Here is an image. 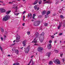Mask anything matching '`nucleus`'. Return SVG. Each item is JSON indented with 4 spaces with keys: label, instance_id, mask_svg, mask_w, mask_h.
I'll use <instances>...</instances> for the list:
<instances>
[{
    "label": "nucleus",
    "instance_id": "nucleus-1",
    "mask_svg": "<svg viewBox=\"0 0 65 65\" xmlns=\"http://www.w3.org/2000/svg\"><path fill=\"white\" fill-rule=\"evenodd\" d=\"M41 23V22L39 20H37L35 21L33 23V26L36 27L38 26Z\"/></svg>",
    "mask_w": 65,
    "mask_h": 65
},
{
    "label": "nucleus",
    "instance_id": "nucleus-2",
    "mask_svg": "<svg viewBox=\"0 0 65 65\" xmlns=\"http://www.w3.org/2000/svg\"><path fill=\"white\" fill-rule=\"evenodd\" d=\"M10 18V16L8 14H7L4 16V17L3 19V21H8L9 19Z\"/></svg>",
    "mask_w": 65,
    "mask_h": 65
},
{
    "label": "nucleus",
    "instance_id": "nucleus-3",
    "mask_svg": "<svg viewBox=\"0 0 65 65\" xmlns=\"http://www.w3.org/2000/svg\"><path fill=\"white\" fill-rule=\"evenodd\" d=\"M63 24V27L65 26V21H63L62 22H61L60 23L59 25V26H58V29H60V27H61V25H62V24Z\"/></svg>",
    "mask_w": 65,
    "mask_h": 65
},
{
    "label": "nucleus",
    "instance_id": "nucleus-4",
    "mask_svg": "<svg viewBox=\"0 0 65 65\" xmlns=\"http://www.w3.org/2000/svg\"><path fill=\"white\" fill-rule=\"evenodd\" d=\"M30 48V45H29L27 48H25L24 52L26 54H28L29 52V48Z\"/></svg>",
    "mask_w": 65,
    "mask_h": 65
},
{
    "label": "nucleus",
    "instance_id": "nucleus-5",
    "mask_svg": "<svg viewBox=\"0 0 65 65\" xmlns=\"http://www.w3.org/2000/svg\"><path fill=\"white\" fill-rule=\"evenodd\" d=\"M37 50L39 52H41L42 51H43V48L39 46L38 47Z\"/></svg>",
    "mask_w": 65,
    "mask_h": 65
},
{
    "label": "nucleus",
    "instance_id": "nucleus-6",
    "mask_svg": "<svg viewBox=\"0 0 65 65\" xmlns=\"http://www.w3.org/2000/svg\"><path fill=\"white\" fill-rule=\"evenodd\" d=\"M54 63H56L57 64H60V61L58 59H56L54 61Z\"/></svg>",
    "mask_w": 65,
    "mask_h": 65
},
{
    "label": "nucleus",
    "instance_id": "nucleus-7",
    "mask_svg": "<svg viewBox=\"0 0 65 65\" xmlns=\"http://www.w3.org/2000/svg\"><path fill=\"white\" fill-rule=\"evenodd\" d=\"M16 36H17V37L16 38V42H19V39H20V36L18 35V34H17V35H16Z\"/></svg>",
    "mask_w": 65,
    "mask_h": 65
},
{
    "label": "nucleus",
    "instance_id": "nucleus-8",
    "mask_svg": "<svg viewBox=\"0 0 65 65\" xmlns=\"http://www.w3.org/2000/svg\"><path fill=\"white\" fill-rule=\"evenodd\" d=\"M0 11L1 12L3 13L4 12H5V11H6V10L3 8H1V9H0Z\"/></svg>",
    "mask_w": 65,
    "mask_h": 65
},
{
    "label": "nucleus",
    "instance_id": "nucleus-9",
    "mask_svg": "<svg viewBox=\"0 0 65 65\" xmlns=\"http://www.w3.org/2000/svg\"><path fill=\"white\" fill-rule=\"evenodd\" d=\"M44 32H42V34L40 35H39V36L40 37H42V40H43V37H44Z\"/></svg>",
    "mask_w": 65,
    "mask_h": 65
},
{
    "label": "nucleus",
    "instance_id": "nucleus-10",
    "mask_svg": "<svg viewBox=\"0 0 65 65\" xmlns=\"http://www.w3.org/2000/svg\"><path fill=\"white\" fill-rule=\"evenodd\" d=\"M52 47V44H48L47 45V47L48 50L51 49V47Z\"/></svg>",
    "mask_w": 65,
    "mask_h": 65
},
{
    "label": "nucleus",
    "instance_id": "nucleus-11",
    "mask_svg": "<svg viewBox=\"0 0 65 65\" xmlns=\"http://www.w3.org/2000/svg\"><path fill=\"white\" fill-rule=\"evenodd\" d=\"M51 13V12L50 11H47V13H46V15H45V18H47L48 17V16L47 15Z\"/></svg>",
    "mask_w": 65,
    "mask_h": 65
},
{
    "label": "nucleus",
    "instance_id": "nucleus-12",
    "mask_svg": "<svg viewBox=\"0 0 65 65\" xmlns=\"http://www.w3.org/2000/svg\"><path fill=\"white\" fill-rule=\"evenodd\" d=\"M42 37H40V36H39V40L40 41V42H42L43 41V40H44V38L43 37V39L42 40Z\"/></svg>",
    "mask_w": 65,
    "mask_h": 65
},
{
    "label": "nucleus",
    "instance_id": "nucleus-13",
    "mask_svg": "<svg viewBox=\"0 0 65 65\" xmlns=\"http://www.w3.org/2000/svg\"><path fill=\"white\" fill-rule=\"evenodd\" d=\"M28 16H27L28 18H30V19H31V18H32V14L31 13H29L28 14Z\"/></svg>",
    "mask_w": 65,
    "mask_h": 65
},
{
    "label": "nucleus",
    "instance_id": "nucleus-14",
    "mask_svg": "<svg viewBox=\"0 0 65 65\" xmlns=\"http://www.w3.org/2000/svg\"><path fill=\"white\" fill-rule=\"evenodd\" d=\"M4 64L5 65H8V61L7 60H5L4 61Z\"/></svg>",
    "mask_w": 65,
    "mask_h": 65
},
{
    "label": "nucleus",
    "instance_id": "nucleus-15",
    "mask_svg": "<svg viewBox=\"0 0 65 65\" xmlns=\"http://www.w3.org/2000/svg\"><path fill=\"white\" fill-rule=\"evenodd\" d=\"M51 53L50 52H48L46 54V56H48V57H49L51 55Z\"/></svg>",
    "mask_w": 65,
    "mask_h": 65
},
{
    "label": "nucleus",
    "instance_id": "nucleus-16",
    "mask_svg": "<svg viewBox=\"0 0 65 65\" xmlns=\"http://www.w3.org/2000/svg\"><path fill=\"white\" fill-rule=\"evenodd\" d=\"M23 46H25L26 44H25L26 43V41H24L23 42Z\"/></svg>",
    "mask_w": 65,
    "mask_h": 65
},
{
    "label": "nucleus",
    "instance_id": "nucleus-17",
    "mask_svg": "<svg viewBox=\"0 0 65 65\" xmlns=\"http://www.w3.org/2000/svg\"><path fill=\"white\" fill-rule=\"evenodd\" d=\"M13 8H14V9H16V10L15 11V12H18V11H17V9H18V7H17V6L16 7H13Z\"/></svg>",
    "mask_w": 65,
    "mask_h": 65
},
{
    "label": "nucleus",
    "instance_id": "nucleus-18",
    "mask_svg": "<svg viewBox=\"0 0 65 65\" xmlns=\"http://www.w3.org/2000/svg\"><path fill=\"white\" fill-rule=\"evenodd\" d=\"M15 53L16 54H19V51L18 50H15Z\"/></svg>",
    "mask_w": 65,
    "mask_h": 65
},
{
    "label": "nucleus",
    "instance_id": "nucleus-19",
    "mask_svg": "<svg viewBox=\"0 0 65 65\" xmlns=\"http://www.w3.org/2000/svg\"><path fill=\"white\" fill-rule=\"evenodd\" d=\"M38 0H36L33 4L34 5L38 3Z\"/></svg>",
    "mask_w": 65,
    "mask_h": 65
},
{
    "label": "nucleus",
    "instance_id": "nucleus-20",
    "mask_svg": "<svg viewBox=\"0 0 65 65\" xmlns=\"http://www.w3.org/2000/svg\"><path fill=\"white\" fill-rule=\"evenodd\" d=\"M46 11L45 10L43 11L42 13V14L43 15H44V14H45V13H46Z\"/></svg>",
    "mask_w": 65,
    "mask_h": 65
},
{
    "label": "nucleus",
    "instance_id": "nucleus-21",
    "mask_svg": "<svg viewBox=\"0 0 65 65\" xmlns=\"http://www.w3.org/2000/svg\"><path fill=\"white\" fill-rule=\"evenodd\" d=\"M35 36L36 37H37L38 36V33L37 32L35 33Z\"/></svg>",
    "mask_w": 65,
    "mask_h": 65
},
{
    "label": "nucleus",
    "instance_id": "nucleus-22",
    "mask_svg": "<svg viewBox=\"0 0 65 65\" xmlns=\"http://www.w3.org/2000/svg\"><path fill=\"white\" fill-rule=\"evenodd\" d=\"M11 12V11H7L6 12V14H9V13Z\"/></svg>",
    "mask_w": 65,
    "mask_h": 65
},
{
    "label": "nucleus",
    "instance_id": "nucleus-23",
    "mask_svg": "<svg viewBox=\"0 0 65 65\" xmlns=\"http://www.w3.org/2000/svg\"><path fill=\"white\" fill-rule=\"evenodd\" d=\"M34 8L35 10H36V9H37V5H35V6L34 7Z\"/></svg>",
    "mask_w": 65,
    "mask_h": 65
},
{
    "label": "nucleus",
    "instance_id": "nucleus-24",
    "mask_svg": "<svg viewBox=\"0 0 65 65\" xmlns=\"http://www.w3.org/2000/svg\"><path fill=\"white\" fill-rule=\"evenodd\" d=\"M13 65H20V64L18 62H17L16 63H14L13 64Z\"/></svg>",
    "mask_w": 65,
    "mask_h": 65
},
{
    "label": "nucleus",
    "instance_id": "nucleus-25",
    "mask_svg": "<svg viewBox=\"0 0 65 65\" xmlns=\"http://www.w3.org/2000/svg\"><path fill=\"white\" fill-rule=\"evenodd\" d=\"M47 3H51L52 2L50 1V0H48V1H47Z\"/></svg>",
    "mask_w": 65,
    "mask_h": 65
},
{
    "label": "nucleus",
    "instance_id": "nucleus-26",
    "mask_svg": "<svg viewBox=\"0 0 65 65\" xmlns=\"http://www.w3.org/2000/svg\"><path fill=\"white\" fill-rule=\"evenodd\" d=\"M44 26H45V27H47V26H48V24H47V23H45L44 24Z\"/></svg>",
    "mask_w": 65,
    "mask_h": 65
},
{
    "label": "nucleus",
    "instance_id": "nucleus-27",
    "mask_svg": "<svg viewBox=\"0 0 65 65\" xmlns=\"http://www.w3.org/2000/svg\"><path fill=\"white\" fill-rule=\"evenodd\" d=\"M53 64V61H50L49 63V64H50V65H51V64Z\"/></svg>",
    "mask_w": 65,
    "mask_h": 65
},
{
    "label": "nucleus",
    "instance_id": "nucleus-28",
    "mask_svg": "<svg viewBox=\"0 0 65 65\" xmlns=\"http://www.w3.org/2000/svg\"><path fill=\"white\" fill-rule=\"evenodd\" d=\"M60 17L62 19H64V17L63 15H60Z\"/></svg>",
    "mask_w": 65,
    "mask_h": 65
},
{
    "label": "nucleus",
    "instance_id": "nucleus-29",
    "mask_svg": "<svg viewBox=\"0 0 65 65\" xmlns=\"http://www.w3.org/2000/svg\"><path fill=\"white\" fill-rule=\"evenodd\" d=\"M14 14L15 15H18L19 14H20L19 13H15V12H14Z\"/></svg>",
    "mask_w": 65,
    "mask_h": 65
},
{
    "label": "nucleus",
    "instance_id": "nucleus-30",
    "mask_svg": "<svg viewBox=\"0 0 65 65\" xmlns=\"http://www.w3.org/2000/svg\"><path fill=\"white\" fill-rule=\"evenodd\" d=\"M1 30L2 32H4V29L3 28V27L1 28Z\"/></svg>",
    "mask_w": 65,
    "mask_h": 65
},
{
    "label": "nucleus",
    "instance_id": "nucleus-31",
    "mask_svg": "<svg viewBox=\"0 0 65 65\" xmlns=\"http://www.w3.org/2000/svg\"><path fill=\"white\" fill-rule=\"evenodd\" d=\"M56 1V2L55 3L56 4H58L59 3V1H58V0H57Z\"/></svg>",
    "mask_w": 65,
    "mask_h": 65
},
{
    "label": "nucleus",
    "instance_id": "nucleus-32",
    "mask_svg": "<svg viewBox=\"0 0 65 65\" xmlns=\"http://www.w3.org/2000/svg\"><path fill=\"white\" fill-rule=\"evenodd\" d=\"M27 34H28V35H30V31H27Z\"/></svg>",
    "mask_w": 65,
    "mask_h": 65
},
{
    "label": "nucleus",
    "instance_id": "nucleus-33",
    "mask_svg": "<svg viewBox=\"0 0 65 65\" xmlns=\"http://www.w3.org/2000/svg\"><path fill=\"white\" fill-rule=\"evenodd\" d=\"M39 4H41V3H42V1H40L39 2Z\"/></svg>",
    "mask_w": 65,
    "mask_h": 65
},
{
    "label": "nucleus",
    "instance_id": "nucleus-34",
    "mask_svg": "<svg viewBox=\"0 0 65 65\" xmlns=\"http://www.w3.org/2000/svg\"><path fill=\"white\" fill-rule=\"evenodd\" d=\"M37 41H32L31 42L32 43H33L34 42V43H37Z\"/></svg>",
    "mask_w": 65,
    "mask_h": 65
},
{
    "label": "nucleus",
    "instance_id": "nucleus-35",
    "mask_svg": "<svg viewBox=\"0 0 65 65\" xmlns=\"http://www.w3.org/2000/svg\"><path fill=\"white\" fill-rule=\"evenodd\" d=\"M15 2V1H13L12 2H10L9 3V4H12L13 2Z\"/></svg>",
    "mask_w": 65,
    "mask_h": 65
},
{
    "label": "nucleus",
    "instance_id": "nucleus-36",
    "mask_svg": "<svg viewBox=\"0 0 65 65\" xmlns=\"http://www.w3.org/2000/svg\"><path fill=\"white\" fill-rule=\"evenodd\" d=\"M54 51L55 52H56V53H58V51L57 50H55Z\"/></svg>",
    "mask_w": 65,
    "mask_h": 65
},
{
    "label": "nucleus",
    "instance_id": "nucleus-37",
    "mask_svg": "<svg viewBox=\"0 0 65 65\" xmlns=\"http://www.w3.org/2000/svg\"><path fill=\"white\" fill-rule=\"evenodd\" d=\"M63 54L62 53L61 54H60V57H62V56H63Z\"/></svg>",
    "mask_w": 65,
    "mask_h": 65
},
{
    "label": "nucleus",
    "instance_id": "nucleus-38",
    "mask_svg": "<svg viewBox=\"0 0 65 65\" xmlns=\"http://www.w3.org/2000/svg\"><path fill=\"white\" fill-rule=\"evenodd\" d=\"M51 37L52 38H54L55 37H54V35L51 36Z\"/></svg>",
    "mask_w": 65,
    "mask_h": 65
},
{
    "label": "nucleus",
    "instance_id": "nucleus-39",
    "mask_svg": "<svg viewBox=\"0 0 65 65\" xmlns=\"http://www.w3.org/2000/svg\"><path fill=\"white\" fill-rule=\"evenodd\" d=\"M1 40H2V41H3V38H2V37H1Z\"/></svg>",
    "mask_w": 65,
    "mask_h": 65
},
{
    "label": "nucleus",
    "instance_id": "nucleus-40",
    "mask_svg": "<svg viewBox=\"0 0 65 65\" xmlns=\"http://www.w3.org/2000/svg\"><path fill=\"white\" fill-rule=\"evenodd\" d=\"M15 44V43H14V44H11V46H13V45H14Z\"/></svg>",
    "mask_w": 65,
    "mask_h": 65
},
{
    "label": "nucleus",
    "instance_id": "nucleus-41",
    "mask_svg": "<svg viewBox=\"0 0 65 65\" xmlns=\"http://www.w3.org/2000/svg\"><path fill=\"white\" fill-rule=\"evenodd\" d=\"M52 41H51V40H50L49 41V43H52Z\"/></svg>",
    "mask_w": 65,
    "mask_h": 65
},
{
    "label": "nucleus",
    "instance_id": "nucleus-42",
    "mask_svg": "<svg viewBox=\"0 0 65 65\" xmlns=\"http://www.w3.org/2000/svg\"><path fill=\"white\" fill-rule=\"evenodd\" d=\"M25 12H26L25 11H24L23 12V13H22L23 14H24V13H25Z\"/></svg>",
    "mask_w": 65,
    "mask_h": 65
},
{
    "label": "nucleus",
    "instance_id": "nucleus-43",
    "mask_svg": "<svg viewBox=\"0 0 65 65\" xmlns=\"http://www.w3.org/2000/svg\"><path fill=\"white\" fill-rule=\"evenodd\" d=\"M62 33H60L59 34V35H62Z\"/></svg>",
    "mask_w": 65,
    "mask_h": 65
},
{
    "label": "nucleus",
    "instance_id": "nucleus-44",
    "mask_svg": "<svg viewBox=\"0 0 65 65\" xmlns=\"http://www.w3.org/2000/svg\"><path fill=\"white\" fill-rule=\"evenodd\" d=\"M4 37L5 38H6V36L5 35H4Z\"/></svg>",
    "mask_w": 65,
    "mask_h": 65
},
{
    "label": "nucleus",
    "instance_id": "nucleus-45",
    "mask_svg": "<svg viewBox=\"0 0 65 65\" xmlns=\"http://www.w3.org/2000/svg\"><path fill=\"white\" fill-rule=\"evenodd\" d=\"M3 6H5V3L3 4Z\"/></svg>",
    "mask_w": 65,
    "mask_h": 65
},
{
    "label": "nucleus",
    "instance_id": "nucleus-46",
    "mask_svg": "<svg viewBox=\"0 0 65 65\" xmlns=\"http://www.w3.org/2000/svg\"><path fill=\"white\" fill-rule=\"evenodd\" d=\"M33 15L34 17H35L36 16V14H33Z\"/></svg>",
    "mask_w": 65,
    "mask_h": 65
},
{
    "label": "nucleus",
    "instance_id": "nucleus-47",
    "mask_svg": "<svg viewBox=\"0 0 65 65\" xmlns=\"http://www.w3.org/2000/svg\"><path fill=\"white\" fill-rule=\"evenodd\" d=\"M22 25L23 26H25V23H24L22 24Z\"/></svg>",
    "mask_w": 65,
    "mask_h": 65
},
{
    "label": "nucleus",
    "instance_id": "nucleus-48",
    "mask_svg": "<svg viewBox=\"0 0 65 65\" xmlns=\"http://www.w3.org/2000/svg\"><path fill=\"white\" fill-rule=\"evenodd\" d=\"M64 61H65V60H64V59H62V61L63 62H64Z\"/></svg>",
    "mask_w": 65,
    "mask_h": 65
},
{
    "label": "nucleus",
    "instance_id": "nucleus-49",
    "mask_svg": "<svg viewBox=\"0 0 65 65\" xmlns=\"http://www.w3.org/2000/svg\"><path fill=\"white\" fill-rule=\"evenodd\" d=\"M32 65H34V63L33 62V61H32Z\"/></svg>",
    "mask_w": 65,
    "mask_h": 65
},
{
    "label": "nucleus",
    "instance_id": "nucleus-50",
    "mask_svg": "<svg viewBox=\"0 0 65 65\" xmlns=\"http://www.w3.org/2000/svg\"><path fill=\"white\" fill-rule=\"evenodd\" d=\"M44 4L45 3H47V2L46 1V2H45L44 3Z\"/></svg>",
    "mask_w": 65,
    "mask_h": 65
},
{
    "label": "nucleus",
    "instance_id": "nucleus-51",
    "mask_svg": "<svg viewBox=\"0 0 65 65\" xmlns=\"http://www.w3.org/2000/svg\"><path fill=\"white\" fill-rule=\"evenodd\" d=\"M35 17L33 16L32 17V19H34Z\"/></svg>",
    "mask_w": 65,
    "mask_h": 65
},
{
    "label": "nucleus",
    "instance_id": "nucleus-52",
    "mask_svg": "<svg viewBox=\"0 0 65 65\" xmlns=\"http://www.w3.org/2000/svg\"><path fill=\"white\" fill-rule=\"evenodd\" d=\"M39 7L37 9V10H39Z\"/></svg>",
    "mask_w": 65,
    "mask_h": 65
},
{
    "label": "nucleus",
    "instance_id": "nucleus-53",
    "mask_svg": "<svg viewBox=\"0 0 65 65\" xmlns=\"http://www.w3.org/2000/svg\"><path fill=\"white\" fill-rule=\"evenodd\" d=\"M8 57H10V55H8Z\"/></svg>",
    "mask_w": 65,
    "mask_h": 65
},
{
    "label": "nucleus",
    "instance_id": "nucleus-54",
    "mask_svg": "<svg viewBox=\"0 0 65 65\" xmlns=\"http://www.w3.org/2000/svg\"><path fill=\"white\" fill-rule=\"evenodd\" d=\"M25 16H24L23 17V18L25 19Z\"/></svg>",
    "mask_w": 65,
    "mask_h": 65
},
{
    "label": "nucleus",
    "instance_id": "nucleus-55",
    "mask_svg": "<svg viewBox=\"0 0 65 65\" xmlns=\"http://www.w3.org/2000/svg\"><path fill=\"white\" fill-rule=\"evenodd\" d=\"M53 16H55V15H56V14H54L53 15Z\"/></svg>",
    "mask_w": 65,
    "mask_h": 65
},
{
    "label": "nucleus",
    "instance_id": "nucleus-56",
    "mask_svg": "<svg viewBox=\"0 0 65 65\" xmlns=\"http://www.w3.org/2000/svg\"><path fill=\"white\" fill-rule=\"evenodd\" d=\"M33 57V56H32L31 57V58H32Z\"/></svg>",
    "mask_w": 65,
    "mask_h": 65
},
{
    "label": "nucleus",
    "instance_id": "nucleus-57",
    "mask_svg": "<svg viewBox=\"0 0 65 65\" xmlns=\"http://www.w3.org/2000/svg\"><path fill=\"white\" fill-rule=\"evenodd\" d=\"M34 45H37V44H35Z\"/></svg>",
    "mask_w": 65,
    "mask_h": 65
},
{
    "label": "nucleus",
    "instance_id": "nucleus-58",
    "mask_svg": "<svg viewBox=\"0 0 65 65\" xmlns=\"http://www.w3.org/2000/svg\"><path fill=\"white\" fill-rule=\"evenodd\" d=\"M36 40V38H35L34 39V41H35V40Z\"/></svg>",
    "mask_w": 65,
    "mask_h": 65
},
{
    "label": "nucleus",
    "instance_id": "nucleus-59",
    "mask_svg": "<svg viewBox=\"0 0 65 65\" xmlns=\"http://www.w3.org/2000/svg\"><path fill=\"white\" fill-rule=\"evenodd\" d=\"M0 2L2 3H3V2H2L1 1H0Z\"/></svg>",
    "mask_w": 65,
    "mask_h": 65
},
{
    "label": "nucleus",
    "instance_id": "nucleus-60",
    "mask_svg": "<svg viewBox=\"0 0 65 65\" xmlns=\"http://www.w3.org/2000/svg\"><path fill=\"white\" fill-rule=\"evenodd\" d=\"M57 42V41H55V43H56Z\"/></svg>",
    "mask_w": 65,
    "mask_h": 65
},
{
    "label": "nucleus",
    "instance_id": "nucleus-61",
    "mask_svg": "<svg viewBox=\"0 0 65 65\" xmlns=\"http://www.w3.org/2000/svg\"><path fill=\"white\" fill-rule=\"evenodd\" d=\"M31 21H32V22H33V21H34V20H31Z\"/></svg>",
    "mask_w": 65,
    "mask_h": 65
},
{
    "label": "nucleus",
    "instance_id": "nucleus-62",
    "mask_svg": "<svg viewBox=\"0 0 65 65\" xmlns=\"http://www.w3.org/2000/svg\"><path fill=\"white\" fill-rule=\"evenodd\" d=\"M46 1V0H44V1L45 2V1Z\"/></svg>",
    "mask_w": 65,
    "mask_h": 65
},
{
    "label": "nucleus",
    "instance_id": "nucleus-63",
    "mask_svg": "<svg viewBox=\"0 0 65 65\" xmlns=\"http://www.w3.org/2000/svg\"><path fill=\"white\" fill-rule=\"evenodd\" d=\"M15 42V40H14L13 41V42Z\"/></svg>",
    "mask_w": 65,
    "mask_h": 65
},
{
    "label": "nucleus",
    "instance_id": "nucleus-64",
    "mask_svg": "<svg viewBox=\"0 0 65 65\" xmlns=\"http://www.w3.org/2000/svg\"><path fill=\"white\" fill-rule=\"evenodd\" d=\"M24 19H25V18H23V21H24Z\"/></svg>",
    "mask_w": 65,
    "mask_h": 65
}]
</instances>
